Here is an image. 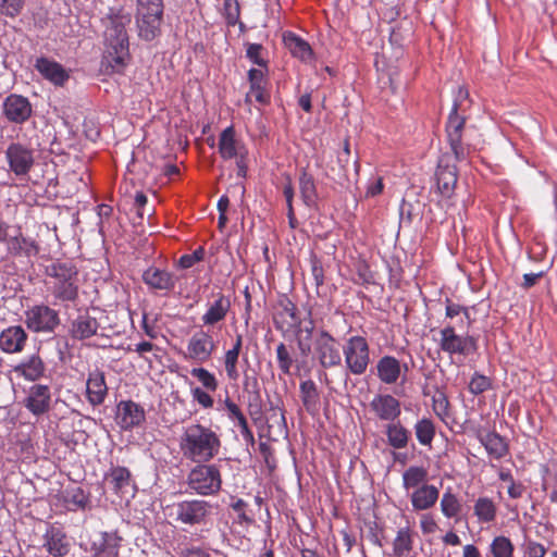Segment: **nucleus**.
I'll return each instance as SVG.
<instances>
[{"label":"nucleus","mask_w":557,"mask_h":557,"mask_svg":"<svg viewBox=\"0 0 557 557\" xmlns=\"http://www.w3.org/2000/svg\"><path fill=\"white\" fill-rule=\"evenodd\" d=\"M263 51V47L260 44H248L246 49V57L259 67H263L267 70L268 63L261 57Z\"/></svg>","instance_id":"56"},{"label":"nucleus","mask_w":557,"mask_h":557,"mask_svg":"<svg viewBox=\"0 0 557 557\" xmlns=\"http://www.w3.org/2000/svg\"><path fill=\"white\" fill-rule=\"evenodd\" d=\"M299 190L304 203L309 208L314 207L318 199L315 182L306 170H302L299 175Z\"/></svg>","instance_id":"38"},{"label":"nucleus","mask_w":557,"mask_h":557,"mask_svg":"<svg viewBox=\"0 0 557 557\" xmlns=\"http://www.w3.org/2000/svg\"><path fill=\"white\" fill-rule=\"evenodd\" d=\"M224 408L226 410L228 419L239 428L243 437L245 440L252 441L253 434L249 429L248 421L243 411L240 410V408L230 397L225 398Z\"/></svg>","instance_id":"34"},{"label":"nucleus","mask_w":557,"mask_h":557,"mask_svg":"<svg viewBox=\"0 0 557 557\" xmlns=\"http://www.w3.org/2000/svg\"><path fill=\"white\" fill-rule=\"evenodd\" d=\"M24 7V0H1L0 11L2 14L15 17Z\"/></svg>","instance_id":"58"},{"label":"nucleus","mask_w":557,"mask_h":557,"mask_svg":"<svg viewBox=\"0 0 557 557\" xmlns=\"http://www.w3.org/2000/svg\"><path fill=\"white\" fill-rule=\"evenodd\" d=\"M300 398L304 407L310 413H313L319 408V392L315 383L312 380H307L299 385Z\"/></svg>","instance_id":"39"},{"label":"nucleus","mask_w":557,"mask_h":557,"mask_svg":"<svg viewBox=\"0 0 557 557\" xmlns=\"http://www.w3.org/2000/svg\"><path fill=\"white\" fill-rule=\"evenodd\" d=\"M24 323L35 333H53L60 324L59 312L48 305H35L24 312Z\"/></svg>","instance_id":"11"},{"label":"nucleus","mask_w":557,"mask_h":557,"mask_svg":"<svg viewBox=\"0 0 557 557\" xmlns=\"http://www.w3.org/2000/svg\"><path fill=\"white\" fill-rule=\"evenodd\" d=\"M377 376L385 384H395L401 373L400 362L392 356L382 357L376 363Z\"/></svg>","instance_id":"31"},{"label":"nucleus","mask_w":557,"mask_h":557,"mask_svg":"<svg viewBox=\"0 0 557 557\" xmlns=\"http://www.w3.org/2000/svg\"><path fill=\"white\" fill-rule=\"evenodd\" d=\"M461 510V504L457 495L447 490L441 498V511L447 519L458 516Z\"/></svg>","instance_id":"43"},{"label":"nucleus","mask_w":557,"mask_h":557,"mask_svg":"<svg viewBox=\"0 0 557 557\" xmlns=\"http://www.w3.org/2000/svg\"><path fill=\"white\" fill-rule=\"evenodd\" d=\"M469 92L463 87H458L453 108L446 122V137L450 150L457 161H462L469 153V146L463 141L467 117L463 112V103L468 100Z\"/></svg>","instance_id":"4"},{"label":"nucleus","mask_w":557,"mask_h":557,"mask_svg":"<svg viewBox=\"0 0 557 557\" xmlns=\"http://www.w3.org/2000/svg\"><path fill=\"white\" fill-rule=\"evenodd\" d=\"M143 280L149 287L159 290H171L176 283L172 273L154 267H150L144 272Z\"/></svg>","instance_id":"30"},{"label":"nucleus","mask_w":557,"mask_h":557,"mask_svg":"<svg viewBox=\"0 0 557 557\" xmlns=\"http://www.w3.org/2000/svg\"><path fill=\"white\" fill-rule=\"evenodd\" d=\"M99 323L87 311L79 312L70 323L69 333L73 339L84 341L97 334Z\"/></svg>","instance_id":"22"},{"label":"nucleus","mask_w":557,"mask_h":557,"mask_svg":"<svg viewBox=\"0 0 557 557\" xmlns=\"http://www.w3.org/2000/svg\"><path fill=\"white\" fill-rule=\"evenodd\" d=\"M25 408L34 416L45 414L50 410L51 392L48 385L34 384L29 387L23 401Z\"/></svg>","instance_id":"17"},{"label":"nucleus","mask_w":557,"mask_h":557,"mask_svg":"<svg viewBox=\"0 0 557 557\" xmlns=\"http://www.w3.org/2000/svg\"><path fill=\"white\" fill-rule=\"evenodd\" d=\"M45 547L50 555L62 557L69 553L65 534L58 528H50L45 535Z\"/></svg>","instance_id":"33"},{"label":"nucleus","mask_w":557,"mask_h":557,"mask_svg":"<svg viewBox=\"0 0 557 557\" xmlns=\"http://www.w3.org/2000/svg\"><path fill=\"white\" fill-rule=\"evenodd\" d=\"M48 289L53 304L75 302L78 299V270L71 262L57 261L47 267Z\"/></svg>","instance_id":"3"},{"label":"nucleus","mask_w":557,"mask_h":557,"mask_svg":"<svg viewBox=\"0 0 557 557\" xmlns=\"http://www.w3.org/2000/svg\"><path fill=\"white\" fill-rule=\"evenodd\" d=\"M162 0H137L136 23L140 38L150 41L160 34Z\"/></svg>","instance_id":"5"},{"label":"nucleus","mask_w":557,"mask_h":557,"mask_svg":"<svg viewBox=\"0 0 557 557\" xmlns=\"http://www.w3.org/2000/svg\"><path fill=\"white\" fill-rule=\"evenodd\" d=\"M313 330L314 325L312 320H310L308 324L304 326L299 325L296 332L297 347L299 354L305 358L309 357V355L312 352L313 338L315 334L313 333Z\"/></svg>","instance_id":"40"},{"label":"nucleus","mask_w":557,"mask_h":557,"mask_svg":"<svg viewBox=\"0 0 557 557\" xmlns=\"http://www.w3.org/2000/svg\"><path fill=\"white\" fill-rule=\"evenodd\" d=\"M420 527L424 534L434 533L437 530V523L430 515H423L420 520Z\"/></svg>","instance_id":"64"},{"label":"nucleus","mask_w":557,"mask_h":557,"mask_svg":"<svg viewBox=\"0 0 557 557\" xmlns=\"http://www.w3.org/2000/svg\"><path fill=\"white\" fill-rule=\"evenodd\" d=\"M110 478L116 493L122 492L131 485V472L125 467L113 468Z\"/></svg>","instance_id":"47"},{"label":"nucleus","mask_w":557,"mask_h":557,"mask_svg":"<svg viewBox=\"0 0 557 557\" xmlns=\"http://www.w3.org/2000/svg\"><path fill=\"white\" fill-rule=\"evenodd\" d=\"M216 349V342L206 330L199 329L188 339L185 358L198 363L208 362Z\"/></svg>","instance_id":"13"},{"label":"nucleus","mask_w":557,"mask_h":557,"mask_svg":"<svg viewBox=\"0 0 557 557\" xmlns=\"http://www.w3.org/2000/svg\"><path fill=\"white\" fill-rule=\"evenodd\" d=\"M346 369L354 375L366 373L370 362V346L366 337L355 335L346 339L343 346Z\"/></svg>","instance_id":"8"},{"label":"nucleus","mask_w":557,"mask_h":557,"mask_svg":"<svg viewBox=\"0 0 557 557\" xmlns=\"http://www.w3.org/2000/svg\"><path fill=\"white\" fill-rule=\"evenodd\" d=\"M35 67L46 79L57 86H62L69 79V74L63 66L48 58H38Z\"/></svg>","instance_id":"28"},{"label":"nucleus","mask_w":557,"mask_h":557,"mask_svg":"<svg viewBox=\"0 0 557 557\" xmlns=\"http://www.w3.org/2000/svg\"><path fill=\"white\" fill-rule=\"evenodd\" d=\"M435 178L438 193L445 198H450L458 181L456 165L449 164L444 158L441 159Z\"/></svg>","instance_id":"20"},{"label":"nucleus","mask_w":557,"mask_h":557,"mask_svg":"<svg viewBox=\"0 0 557 557\" xmlns=\"http://www.w3.org/2000/svg\"><path fill=\"white\" fill-rule=\"evenodd\" d=\"M491 387V380L482 374L475 373L470 383H469V391L473 395L482 394L483 392L487 391Z\"/></svg>","instance_id":"57"},{"label":"nucleus","mask_w":557,"mask_h":557,"mask_svg":"<svg viewBox=\"0 0 557 557\" xmlns=\"http://www.w3.org/2000/svg\"><path fill=\"white\" fill-rule=\"evenodd\" d=\"M297 308L288 297H282L277 302L274 322L280 330H289L299 324Z\"/></svg>","instance_id":"25"},{"label":"nucleus","mask_w":557,"mask_h":557,"mask_svg":"<svg viewBox=\"0 0 557 557\" xmlns=\"http://www.w3.org/2000/svg\"><path fill=\"white\" fill-rule=\"evenodd\" d=\"M239 355L226 351L224 355V367L226 376L230 381L236 382L239 379V372L237 369Z\"/></svg>","instance_id":"52"},{"label":"nucleus","mask_w":557,"mask_h":557,"mask_svg":"<svg viewBox=\"0 0 557 557\" xmlns=\"http://www.w3.org/2000/svg\"><path fill=\"white\" fill-rule=\"evenodd\" d=\"M387 443L394 449L406 448L410 440V432L399 421L389 422L385 428Z\"/></svg>","instance_id":"35"},{"label":"nucleus","mask_w":557,"mask_h":557,"mask_svg":"<svg viewBox=\"0 0 557 557\" xmlns=\"http://www.w3.org/2000/svg\"><path fill=\"white\" fill-rule=\"evenodd\" d=\"M276 358L280 370L284 374L290 373V368L294 363V360L292 358V355L287 348V346L284 343H280L276 347Z\"/></svg>","instance_id":"50"},{"label":"nucleus","mask_w":557,"mask_h":557,"mask_svg":"<svg viewBox=\"0 0 557 557\" xmlns=\"http://www.w3.org/2000/svg\"><path fill=\"white\" fill-rule=\"evenodd\" d=\"M213 511V506L201 499L183 500L172 506L170 516L184 525L207 524Z\"/></svg>","instance_id":"7"},{"label":"nucleus","mask_w":557,"mask_h":557,"mask_svg":"<svg viewBox=\"0 0 557 557\" xmlns=\"http://www.w3.org/2000/svg\"><path fill=\"white\" fill-rule=\"evenodd\" d=\"M218 148L220 156L224 160L235 159L237 176L246 177L248 150L246 146L237 139L233 126H228L222 131L219 137Z\"/></svg>","instance_id":"9"},{"label":"nucleus","mask_w":557,"mask_h":557,"mask_svg":"<svg viewBox=\"0 0 557 557\" xmlns=\"http://www.w3.org/2000/svg\"><path fill=\"white\" fill-rule=\"evenodd\" d=\"M191 395L194 400H196L203 408H212L214 403L213 398L206 391L201 389L200 387H196L191 389Z\"/></svg>","instance_id":"60"},{"label":"nucleus","mask_w":557,"mask_h":557,"mask_svg":"<svg viewBox=\"0 0 557 557\" xmlns=\"http://www.w3.org/2000/svg\"><path fill=\"white\" fill-rule=\"evenodd\" d=\"M132 15L123 9L110 10L103 20L106 54L104 60L113 72L121 73L129 60V41L126 30Z\"/></svg>","instance_id":"1"},{"label":"nucleus","mask_w":557,"mask_h":557,"mask_svg":"<svg viewBox=\"0 0 557 557\" xmlns=\"http://www.w3.org/2000/svg\"><path fill=\"white\" fill-rule=\"evenodd\" d=\"M438 346L450 356L468 357L478 349L476 339L470 335H458L451 325L440 331Z\"/></svg>","instance_id":"12"},{"label":"nucleus","mask_w":557,"mask_h":557,"mask_svg":"<svg viewBox=\"0 0 557 557\" xmlns=\"http://www.w3.org/2000/svg\"><path fill=\"white\" fill-rule=\"evenodd\" d=\"M108 395V387L104 374L101 371L89 373L86 382V396L92 406L101 405Z\"/></svg>","instance_id":"26"},{"label":"nucleus","mask_w":557,"mask_h":557,"mask_svg":"<svg viewBox=\"0 0 557 557\" xmlns=\"http://www.w3.org/2000/svg\"><path fill=\"white\" fill-rule=\"evenodd\" d=\"M546 552L545 546L541 543L535 541L525 542V555L528 557H544Z\"/></svg>","instance_id":"62"},{"label":"nucleus","mask_w":557,"mask_h":557,"mask_svg":"<svg viewBox=\"0 0 557 557\" xmlns=\"http://www.w3.org/2000/svg\"><path fill=\"white\" fill-rule=\"evenodd\" d=\"M440 496V491L435 485L422 484L412 491L410 502L412 508L417 511H423L432 508Z\"/></svg>","instance_id":"27"},{"label":"nucleus","mask_w":557,"mask_h":557,"mask_svg":"<svg viewBox=\"0 0 557 557\" xmlns=\"http://www.w3.org/2000/svg\"><path fill=\"white\" fill-rule=\"evenodd\" d=\"M260 69H250L248 72V81L250 84V88H257L258 86H262L265 84L264 81V71Z\"/></svg>","instance_id":"63"},{"label":"nucleus","mask_w":557,"mask_h":557,"mask_svg":"<svg viewBox=\"0 0 557 557\" xmlns=\"http://www.w3.org/2000/svg\"><path fill=\"white\" fill-rule=\"evenodd\" d=\"M490 548L493 557H512L515 550L511 541L504 535L496 536Z\"/></svg>","instance_id":"44"},{"label":"nucleus","mask_w":557,"mask_h":557,"mask_svg":"<svg viewBox=\"0 0 557 557\" xmlns=\"http://www.w3.org/2000/svg\"><path fill=\"white\" fill-rule=\"evenodd\" d=\"M414 434L423 446H431L435 436V425L431 419L423 418L414 424Z\"/></svg>","instance_id":"42"},{"label":"nucleus","mask_w":557,"mask_h":557,"mask_svg":"<svg viewBox=\"0 0 557 557\" xmlns=\"http://www.w3.org/2000/svg\"><path fill=\"white\" fill-rule=\"evenodd\" d=\"M8 249L15 256H37L39 252V246L36 240L24 237L22 235L11 237L8 240Z\"/></svg>","instance_id":"37"},{"label":"nucleus","mask_w":557,"mask_h":557,"mask_svg":"<svg viewBox=\"0 0 557 557\" xmlns=\"http://www.w3.org/2000/svg\"><path fill=\"white\" fill-rule=\"evenodd\" d=\"M312 349L322 368L331 369L341 366L342 355L338 342L327 331L319 330L315 332Z\"/></svg>","instance_id":"10"},{"label":"nucleus","mask_w":557,"mask_h":557,"mask_svg":"<svg viewBox=\"0 0 557 557\" xmlns=\"http://www.w3.org/2000/svg\"><path fill=\"white\" fill-rule=\"evenodd\" d=\"M428 471L423 467L411 466L403 473V485L406 491L416 490L426 484Z\"/></svg>","instance_id":"41"},{"label":"nucleus","mask_w":557,"mask_h":557,"mask_svg":"<svg viewBox=\"0 0 557 557\" xmlns=\"http://www.w3.org/2000/svg\"><path fill=\"white\" fill-rule=\"evenodd\" d=\"M311 274L317 287L324 284V270L321 262L315 257L311 259Z\"/></svg>","instance_id":"61"},{"label":"nucleus","mask_w":557,"mask_h":557,"mask_svg":"<svg viewBox=\"0 0 557 557\" xmlns=\"http://www.w3.org/2000/svg\"><path fill=\"white\" fill-rule=\"evenodd\" d=\"M122 539L116 532H101L91 544L92 557H117Z\"/></svg>","instance_id":"23"},{"label":"nucleus","mask_w":557,"mask_h":557,"mask_svg":"<svg viewBox=\"0 0 557 557\" xmlns=\"http://www.w3.org/2000/svg\"><path fill=\"white\" fill-rule=\"evenodd\" d=\"M65 502L71 510L82 509L90 507V498L88 495L84 493L82 488H74L71 493L67 494Z\"/></svg>","instance_id":"46"},{"label":"nucleus","mask_w":557,"mask_h":557,"mask_svg":"<svg viewBox=\"0 0 557 557\" xmlns=\"http://www.w3.org/2000/svg\"><path fill=\"white\" fill-rule=\"evenodd\" d=\"M28 335L21 325H12L0 333V349L7 354L21 352Z\"/></svg>","instance_id":"21"},{"label":"nucleus","mask_w":557,"mask_h":557,"mask_svg":"<svg viewBox=\"0 0 557 557\" xmlns=\"http://www.w3.org/2000/svg\"><path fill=\"white\" fill-rule=\"evenodd\" d=\"M411 549V536L407 529H400L394 541V553L396 556H403Z\"/></svg>","instance_id":"51"},{"label":"nucleus","mask_w":557,"mask_h":557,"mask_svg":"<svg viewBox=\"0 0 557 557\" xmlns=\"http://www.w3.org/2000/svg\"><path fill=\"white\" fill-rule=\"evenodd\" d=\"M232 509L236 512L235 522L240 525H249L253 522V519L247 515V503L238 498L231 505Z\"/></svg>","instance_id":"53"},{"label":"nucleus","mask_w":557,"mask_h":557,"mask_svg":"<svg viewBox=\"0 0 557 557\" xmlns=\"http://www.w3.org/2000/svg\"><path fill=\"white\" fill-rule=\"evenodd\" d=\"M145 410L132 400H122L116 407V423L123 430L139 426L145 421Z\"/></svg>","instance_id":"18"},{"label":"nucleus","mask_w":557,"mask_h":557,"mask_svg":"<svg viewBox=\"0 0 557 557\" xmlns=\"http://www.w3.org/2000/svg\"><path fill=\"white\" fill-rule=\"evenodd\" d=\"M284 44L290 51L293 57L302 62H310L313 59V51L310 45L294 33H286L284 35Z\"/></svg>","instance_id":"32"},{"label":"nucleus","mask_w":557,"mask_h":557,"mask_svg":"<svg viewBox=\"0 0 557 557\" xmlns=\"http://www.w3.org/2000/svg\"><path fill=\"white\" fill-rule=\"evenodd\" d=\"M187 484L195 493L203 496L215 495L222 486V476L218 466L198 463L187 476Z\"/></svg>","instance_id":"6"},{"label":"nucleus","mask_w":557,"mask_h":557,"mask_svg":"<svg viewBox=\"0 0 557 557\" xmlns=\"http://www.w3.org/2000/svg\"><path fill=\"white\" fill-rule=\"evenodd\" d=\"M369 406L374 416L382 421L393 422L401 413L400 401L389 394L375 395Z\"/></svg>","instance_id":"15"},{"label":"nucleus","mask_w":557,"mask_h":557,"mask_svg":"<svg viewBox=\"0 0 557 557\" xmlns=\"http://www.w3.org/2000/svg\"><path fill=\"white\" fill-rule=\"evenodd\" d=\"M33 112L30 102L26 97L11 94L3 101V114L12 123L26 122Z\"/></svg>","instance_id":"16"},{"label":"nucleus","mask_w":557,"mask_h":557,"mask_svg":"<svg viewBox=\"0 0 557 557\" xmlns=\"http://www.w3.org/2000/svg\"><path fill=\"white\" fill-rule=\"evenodd\" d=\"M224 15L226 23L234 26L239 21L240 9L237 0H225L224 1Z\"/></svg>","instance_id":"54"},{"label":"nucleus","mask_w":557,"mask_h":557,"mask_svg":"<svg viewBox=\"0 0 557 557\" xmlns=\"http://www.w3.org/2000/svg\"><path fill=\"white\" fill-rule=\"evenodd\" d=\"M498 478L500 481L508 483V495L510 498L517 499L522 497L525 488L522 483L513 480L510 470L499 468Z\"/></svg>","instance_id":"45"},{"label":"nucleus","mask_w":557,"mask_h":557,"mask_svg":"<svg viewBox=\"0 0 557 557\" xmlns=\"http://www.w3.org/2000/svg\"><path fill=\"white\" fill-rule=\"evenodd\" d=\"M230 297L218 293L214 295V300L208 302L207 310L201 317L205 326H213L225 320L228 311L231 310Z\"/></svg>","instance_id":"19"},{"label":"nucleus","mask_w":557,"mask_h":557,"mask_svg":"<svg viewBox=\"0 0 557 557\" xmlns=\"http://www.w3.org/2000/svg\"><path fill=\"white\" fill-rule=\"evenodd\" d=\"M190 374L196 377L206 389L210 392L218 389V380L209 370L205 368H193Z\"/></svg>","instance_id":"48"},{"label":"nucleus","mask_w":557,"mask_h":557,"mask_svg":"<svg viewBox=\"0 0 557 557\" xmlns=\"http://www.w3.org/2000/svg\"><path fill=\"white\" fill-rule=\"evenodd\" d=\"M178 446L185 459L206 463L220 453L221 440L210 428L191 423L184 428Z\"/></svg>","instance_id":"2"},{"label":"nucleus","mask_w":557,"mask_h":557,"mask_svg":"<svg viewBox=\"0 0 557 557\" xmlns=\"http://www.w3.org/2000/svg\"><path fill=\"white\" fill-rule=\"evenodd\" d=\"M9 170L17 177H25L35 163L34 150L21 143H11L5 150Z\"/></svg>","instance_id":"14"},{"label":"nucleus","mask_w":557,"mask_h":557,"mask_svg":"<svg viewBox=\"0 0 557 557\" xmlns=\"http://www.w3.org/2000/svg\"><path fill=\"white\" fill-rule=\"evenodd\" d=\"M252 98L261 104H267L270 101V94L264 88V85H262V86H258V89L257 88L249 89L248 94L246 95V102H251Z\"/></svg>","instance_id":"59"},{"label":"nucleus","mask_w":557,"mask_h":557,"mask_svg":"<svg viewBox=\"0 0 557 557\" xmlns=\"http://www.w3.org/2000/svg\"><path fill=\"white\" fill-rule=\"evenodd\" d=\"M473 513L479 523H492L497 516V506L494 500L487 496L479 497L473 505Z\"/></svg>","instance_id":"36"},{"label":"nucleus","mask_w":557,"mask_h":557,"mask_svg":"<svg viewBox=\"0 0 557 557\" xmlns=\"http://www.w3.org/2000/svg\"><path fill=\"white\" fill-rule=\"evenodd\" d=\"M205 258V248L198 247L193 253L183 255L177 262L178 268L189 269Z\"/></svg>","instance_id":"55"},{"label":"nucleus","mask_w":557,"mask_h":557,"mask_svg":"<svg viewBox=\"0 0 557 557\" xmlns=\"http://www.w3.org/2000/svg\"><path fill=\"white\" fill-rule=\"evenodd\" d=\"M479 442L484 446L490 457L502 459L509 454V444L505 437L494 431L480 432Z\"/></svg>","instance_id":"24"},{"label":"nucleus","mask_w":557,"mask_h":557,"mask_svg":"<svg viewBox=\"0 0 557 557\" xmlns=\"http://www.w3.org/2000/svg\"><path fill=\"white\" fill-rule=\"evenodd\" d=\"M13 372L27 381L36 382L45 375L46 366L39 355H32L14 366Z\"/></svg>","instance_id":"29"},{"label":"nucleus","mask_w":557,"mask_h":557,"mask_svg":"<svg viewBox=\"0 0 557 557\" xmlns=\"http://www.w3.org/2000/svg\"><path fill=\"white\" fill-rule=\"evenodd\" d=\"M432 407L434 413L442 420L449 414V400L443 391L437 389L432 397Z\"/></svg>","instance_id":"49"}]
</instances>
